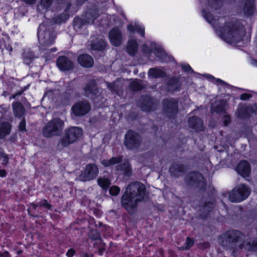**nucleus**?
Segmentation results:
<instances>
[{"label":"nucleus","mask_w":257,"mask_h":257,"mask_svg":"<svg viewBox=\"0 0 257 257\" xmlns=\"http://www.w3.org/2000/svg\"><path fill=\"white\" fill-rule=\"evenodd\" d=\"M180 84L178 78H171L168 83V88L169 91H174L179 89Z\"/></svg>","instance_id":"31"},{"label":"nucleus","mask_w":257,"mask_h":257,"mask_svg":"<svg viewBox=\"0 0 257 257\" xmlns=\"http://www.w3.org/2000/svg\"><path fill=\"white\" fill-rule=\"evenodd\" d=\"M127 53L132 56L135 55L138 51V44L136 40H130L127 43L126 47Z\"/></svg>","instance_id":"29"},{"label":"nucleus","mask_w":257,"mask_h":257,"mask_svg":"<svg viewBox=\"0 0 257 257\" xmlns=\"http://www.w3.org/2000/svg\"><path fill=\"white\" fill-rule=\"evenodd\" d=\"M109 38L112 44L115 46H118L121 43V33L117 28H114L110 31Z\"/></svg>","instance_id":"15"},{"label":"nucleus","mask_w":257,"mask_h":257,"mask_svg":"<svg viewBox=\"0 0 257 257\" xmlns=\"http://www.w3.org/2000/svg\"><path fill=\"white\" fill-rule=\"evenodd\" d=\"M158 101L150 96H142L140 100L138 105L141 109L144 111L155 110L158 105Z\"/></svg>","instance_id":"12"},{"label":"nucleus","mask_w":257,"mask_h":257,"mask_svg":"<svg viewBox=\"0 0 257 257\" xmlns=\"http://www.w3.org/2000/svg\"><path fill=\"white\" fill-rule=\"evenodd\" d=\"M38 206V204L37 205L36 204H34V203H32L31 205V206L29 207V208L28 209V211L29 212V213L31 215H32L34 217H37V216L36 215H33L31 214V212H32V210L34 209H36L37 207Z\"/></svg>","instance_id":"53"},{"label":"nucleus","mask_w":257,"mask_h":257,"mask_svg":"<svg viewBox=\"0 0 257 257\" xmlns=\"http://www.w3.org/2000/svg\"><path fill=\"white\" fill-rule=\"evenodd\" d=\"M90 238L94 239L96 242L94 243V245H96L97 243H101V239L99 232L96 230H92L89 235Z\"/></svg>","instance_id":"36"},{"label":"nucleus","mask_w":257,"mask_h":257,"mask_svg":"<svg viewBox=\"0 0 257 257\" xmlns=\"http://www.w3.org/2000/svg\"><path fill=\"white\" fill-rule=\"evenodd\" d=\"M184 180L187 185L197 188L200 190H204L206 186L204 178L199 172H192L188 173Z\"/></svg>","instance_id":"9"},{"label":"nucleus","mask_w":257,"mask_h":257,"mask_svg":"<svg viewBox=\"0 0 257 257\" xmlns=\"http://www.w3.org/2000/svg\"><path fill=\"white\" fill-rule=\"evenodd\" d=\"M57 65L62 71H69L74 67L72 62L65 56L59 57L57 60Z\"/></svg>","instance_id":"14"},{"label":"nucleus","mask_w":257,"mask_h":257,"mask_svg":"<svg viewBox=\"0 0 257 257\" xmlns=\"http://www.w3.org/2000/svg\"><path fill=\"white\" fill-rule=\"evenodd\" d=\"M106 43L102 39L99 40L97 42H93L91 44V48L94 50H102L104 49Z\"/></svg>","instance_id":"34"},{"label":"nucleus","mask_w":257,"mask_h":257,"mask_svg":"<svg viewBox=\"0 0 257 257\" xmlns=\"http://www.w3.org/2000/svg\"><path fill=\"white\" fill-rule=\"evenodd\" d=\"M164 113L169 117H173L177 113L178 101L174 99H166L163 100Z\"/></svg>","instance_id":"11"},{"label":"nucleus","mask_w":257,"mask_h":257,"mask_svg":"<svg viewBox=\"0 0 257 257\" xmlns=\"http://www.w3.org/2000/svg\"><path fill=\"white\" fill-rule=\"evenodd\" d=\"M23 91H20L19 92L12 95L11 98H15L17 96L21 95L23 93Z\"/></svg>","instance_id":"64"},{"label":"nucleus","mask_w":257,"mask_h":257,"mask_svg":"<svg viewBox=\"0 0 257 257\" xmlns=\"http://www.w3.org/2000/svg\"><path fill=\"white\" fill-rule=\"evenodd\" d=\"M135 26L134 27L132 25H129L127 26V30L131 32H134L135 31Z\"/></svg>","instance_id":"59"},{"label":"nucleus","mask_w":257,"mask_h":257,"mask_svg":"<svg viewBox=\"0 0 257 257\" xmlns=\"http://www.w3.org/2000/svg\"><path fill=\"white\" fill-rule=\"evenodd\" d=\"M19 130L21 132L26 131V121L24 118H23L19 123Z\"/></svg>","instance_id":"51"},{"label":"nucleus","mask_w":257,"mask_h":257,"mask_svg":"<svg viewBox=\"0 0 257 257\" xmlns=\"http://www.w3.org/2000/svg\"><path fill=\"white\" fill-rule=\"evenodd\" d=\"M98 15L95 10H92L86 14V19L84 21L87 24L93 23L94 20L98 17Z\"/></svg>","instance_id":"32"},{"label":"nucleus","mask_w":257,"mask_h":257,"mask_svg":"<svg viewBox=\"0 0 257 257\" xmlns=\"http://www.w3.org/2000/svg\"><path fill=\"white\" fill-rule=\"evenodd\" d=\"M23 58L24 62L27 64H29L34 58V55L30 51L24 52L23 54Z\"/></svg>","instance_id":"43"},{"label":"nucleus","mask_w":257,"mask_h":257,"mask_svg":"<svg viewBox=\"0 0 257 257\" xmlns=\"http://www.w3.org/2000/svg\"><path fill=\"white\" fill-rule=\"evenodd\" d=\"M227 103L225 100H220L215 102L211 106V110L212 113H224L226 110Z\"/></svg>","instance_id":"18"},{"label":"nucleus","mask_w":257,"mask_h":257,"mask_svg":"<svg viewBox=\"0 0 257 257\" xmlns=\"http://www.w3.org/2000/svg\"><path fill=\"white\" fill-rule=\"evenodd\" d=\"M189 126L196 131H201L203 129L202 120L197 116H193L188 119Z\"/></svg>","instance_id":"20"},{"label":"nucleus","mask_w":257,"mask_h":257,"mask_svg":"<svg viewBox=\"0 0 257 257\" xmlns=\"http://www.w3.org/2000/svg\"><path fill=\"white\" fill-rule=\"evenodd\" d=\"M142 142L143 138L139 133L129 130L125 135L123 144L127 150L134 151L139 149Z\"/></svg>","instance_id":"8"},{"label":"nucleus","mask_w":257,"mask_h":257,"mask_svg":"<svg viewBox=\"0 0 257 257\" xmlns=\"http://www.w3.org/2000/svg\"><path fill=\"white\" fill-rule=\"evenodd\" d=\"M38 205L40 206H43L47 209L50 210L51 209L52 206L50 204L48 203V201L46 200H43L39 202Z\"/></svg>","instance_id":"48"},{"label":"nucleus","mask_w":257,"mask_h":257,"mask_svg":"<svg viewBox=\"0 0 257 257\" xmlns=\"http://www.w3.org/2000/svg\"><path fill=\"white\" fill-rule=\"evenodd\" d=\"M230 121V118L228 115H225L224 118V124L227 125Z\"/></svg>","instance_id":"56"},{"label":"nucleus","mask_w":257,"mask_h":257,"mask_svg":"<svg viewBox=\"0 0 257 257\" xmlns=\"http://www.w3.org/2000/svg\"><path fill=\"white\" fill-rule=\"evenodd\" d=\"M169 171L172 176L179 177L186 172V167L183 164L175 162L170 167Z\"/></svg>","instance_id":"17"},{"label":"nucleus","mask_w":257,"mask_h":257,"mask_svg":"<svg viewBox=\"0 0 257 257\" xmlns=\"http://www.w3.org/2000/svg\"><path fill=\"white\" fill-rule=\"evenodd\" d=\"M253 0H246L245 2L243 12L246 15H251L254 11Z\"/></svg>","instance_id":"30"},{"label":"nucleus","mask_w":257,"mask_h":257,"mask_svg":"<svg viewBox=\"0 0 257 257\" xmlns=\"http://www.w3.org/2000/svg\"><path fill=\"white\" fill-rule=\"evenodd\" d=\"M146 188L140 182H133L126 187L121 199L122 206L130 213H135L139 203L146 197Z\"/></svg>","instance_id":"2"},{"label":"nucleus","mask_w":257,"mask_h":257,"mask_svg":"<svg viewBox=\"0 0 257 257\" xmlns=\"http://www.w3.org/2000/svg\"><path fill=\"white\" fill-rule=\"evenodd\" d=\"M250 111L257 115V104H255L253 106L250 107Z\"/></svg>","instance_id":"57"},{"label":"nucleus","mask_w":257,"mask_h":257,"mask_svg":"<svg viewBox=\"0 0 257 257\" xmlns=\"http://www.w3.org/2000/svg\"><path fill=\"white\" fill-rule=\"evenodd\" d=\"M91 108L90 103L87 100L79 101L75 103L71 110L76 116H82L87 114Z\"/></svg>","instance_id":"13"},{"label":"nucleus","mask_w":257,"mask_h":257,"mask_svg":"<svg viewBox=\"0 0 257 257\" xmlns=\"http://www.w3.org/2000/svg\"><path fill=\"white\" fill-rule=\"evenodd\" d=\"M75 253V251L73 249H70L67 252V255L68 257H72Z\"/></svg>","instance_id":"58"},{"label":"nucleus","mask_w":257,"mask_h":257,"mask_svg":"<svg viewBox=\"0 0 257 257\" xmlns=\"http://www.w3.org/2000/svg\"><path fill=\"white\" fill-rule=\"evenodd\" d=\"M84 95L91 98H94L98 93V89L94 81H89L84 87Z\"/></svg>","instance_id":"16"},{"label":"nucleus","mask_w":257,"mask_h":257,"mask_svg":"<svg viewBox=\"0 0 257 257\" xmlns=\"http://www.w3.org/2000/svg\"><path fill=\"white\" fill-rule=\"evenodd\" d=\"M149 75L153 78L164 77L165 73L164 71L157 68H151L149 71Z\"/></svg>","instance_id":"33"},{"label":"nucleus","mask_w":257,"mask_h":257,"mask_svg":"<svg viewBox=\"0 0 257 257\" xmlns=\"http://www.w3.org/2000/svg\"><path fill=\"white\" fill-rule=\"evenodd\" d=\"M52 0H41V7L44 9H48L52 4Z\"/></svg>","instance_id":"46"},{"label":"nucleus","mask_w":257,"mask_h":257,"mask_svg":"<svg viewBox=\"0 0 257 257\" xmlns=\"http://www.w3.org/2000/svg\"><path fill=\"white\" fill-rule=\"evenodd\" d=\"M219 244L225 249L231 250V254L235 256L236 243L240 242L238 245L240 249L255 251L257 250V237L253 240H248L247 236L241 232L230 230L222 234L218 237Z\"/></svg>","instance_id":"1"},{"label":"nucleus","mask_w":257,"mask_h":257,"mask_svg":"<svg viewBox=\"0 0 257 257\" xmlns=\"http://www.w3.org/2000/svg\"><path fill=\"white\" fill-rule=\"evenodd\" d=\"M9 256V253L7 252H4L2 253L0 252V257H8Z\"/></svg>","instance_id":"61"},{"label":"nucleus","mask_w":257,"mask_h":257,"mask_svg":"<svg viewBox=\"0 0 257 257\" xmlns=\"http://www.w3.org/2000/svg\"><path fill=\"white\" fill-rule=\"evenodd\" d=\"M0 49H1L2 51H4L5 50H8L10 54L13 51L12 46L9 43H7L3 39L0 40Z\"/></svg>","instance_id":"42"},{"label":"nucleus","mask_w":257,"mask_h":257,"mask_svg":"<svg viewBox=\"0 0 257 257\" xmlns=\"http://www.w3.org/2000/svg\"><path fill=\"white\" fill-rule=\"evenodd\" d=\"M122 161L121 156L113 157L110 159H103L101 161V164L105 167L120 163Z\"/></svg>","instance_id":"24"},{"label":"nucleus","mask_w":257,"mask_h":257,"mask_svg":"<svg viewBox=\"0 0 257 257\" xmlns=\"http://www.w3.org/2000/svg\"><path fill=\"white\" fill-rule=\"evenodd\" d=\"M249 111H250V107H247L242 104H239L236 111L235 114L237 117L243 118L248 116Z\"/></svg>","instance_id":"26"},{"label":"nucleus","mask_w":257,"mask_h":257,"mask_svg":"<svg viewBox=\"0 0 257 257\" xmlns=\"http://www.w3.org/2000/svg\"><path fill=\"white\" fill-rule=\"evenodd\" d=\"M120 192V188L116 186H112L109 189V193L111 195L116 196Z\"/></svg>","instance_id":"45"},{"label":"nucleus","mask_w":257,"mask_h":257,"mask_svg":"<svg viewBox=\"0 0 257 257\" xmlns=\"http://www.w3.org/2000/svg\"><path fill=\"white\" fill-rule=\"evenodd\" d=\"M78 62L82 66L90 68L93 66V58L88 54H82L78 57Z\"/></svg>","instance_id":"21"},{"label":"nucleus","mask_w":257,"mask_h":257,"mask_svg":"<svg viewBox=\"0 0 257 257\" xmlns=\"http://www.w3.org/2000/svg\"><path fill=\"white\" fill-rule=\"evenodd\" d=\"M193 243L194 241L189 237H187L185 242L186 245L185 246L182 247L181 248L182 250L188 249L193 245Z\"/></svg>","instance_id":"47"},{"label":"nucleus","mask_w":257,"mask_h":257,"mask_svg":"<svg viewBox=\"0 0 257 257\" xmlns=\"http://www.w3.org/2000/svg\"><path fill=\"white\" fill-rule=\"evenodd\" d=\"M64 126V122L60 118L55 117L49 121L43 127L42 134L44 137L50 138L60 136Z\"/></svg>","instance_id":"5"},{"label":"nucleus","mask_w":257,"mask_h":257,"mask_svg":"<svg viewBox=\"0 0 257 257\" xmlns=\"http://www.w3.org/2000/svg\"><path fill=\"white\" fill-rule=\"evenodd\" d=\"M107 87L111 91L116 93L119 95L121 92L122 86L121 83L118 81H116L112 83H106Z\"/></svg>","instance_id":"28"},{"label":"nucleus","mask_w":257,"mask_h":257,"mask_svg":"<svg viewBox=\"0 0 257 257\" xmlns=\"http://www.w3.org/2000/svg\"><path fill=\"white\" fill-rule=\"evenodd\" d=\"M7 174L5 170H0V176L2 177H5Z\"/></svg>","instance_id":"62"},{"label":"nucleus","mask_w":257,"mask_h":257,"mask_svg":"<svg viewBox=\"0 0 257 257\" xmlns=\"http://www.w3.org/2000/svg\"><path fill=\"white\" fill-rule=\"evenodd\" d=\"M129 87L130 89L134 91H137L141 90L142 88V85L141 83L140 80H134L131 82Z\"/></svg>","instance_id":"38"},{"label":"nucleus","mask_w":257,"mask_h":257,"mask_svg":"<svg viewBox=\"0 0 257 257\" xmlns=\"http://www.w3.org/2000/svg\"><path fill=\"white\" fill-rule=\"evenodd\" d=\"M236 171L243 177H248L250 174V166L246 161H241L236 167Z\"/></svg>","instance_id":"19"},{"label":"nucleus","mask_w":257,"mask_h":257,"mask_svg":"<svg viewBox=\"0 0 257 257\" xmlns=\"http://www.w3.org/2000/svg\"><path fill=\"white\" fill-rule=\"evenodd\" d=\"M135 30H136L137 32L140 34L142 36L144 37L145 35V29L142 28L138 24H135Z\"/></svg>","instance_id":"50"},{"label":"nucleus","mask_w":257,"mask_h":257,"mask_svg":"<svg viewBox=\"0 0 257 257\" xmlns=\"http://www.w3.org/2000/svg\"><path fill=\"white\" fill-rule=\"evenodd\" d=\"M28 5H33L36 2V0H23Z\"/></svg>","instance_id":"60"},{"label":"nucleus","mask_w":257,"mask_h":257,"mask_svg":"<svg viewBox=\"0 0 257 257\" xmlns=\"http://www.w3.org/2000/svg\"><path fill=\"white\" fill-rule=\"evenodd\" d=\"M86 25V22L83 20L79 18H75L73 21V26L76 30H79L82 28L83 26Z\"/></svg>","instance_id":"39"},{"label":"nucleus","mask_w":257,"mask_h":257,"mask_svg":"<svg viewBox=\"0 0 257 257\" xmlns=\"http://www.w3.org/2000/svg\"><path fill=\"white\" fill-rule=\"evenodd\" d=\"M250 188L244 184L235 186L228 193V199L232 203H239L245 200L250 195Z\"/></svg>","instance_id":"7"},{"label":"nucleus","mask_w":257,"mask_h":257,"mask_svg":"<svg viewBox=\"0 0 257 257\" xmlns=\"http://www.w3.org/2000/svg\"><path fill=\"white\" fill-rule=\"evenodd\" d=\"M68 18V15L65 13L61 14L58 16L53 18L52 22L55 24H60L65 22Z\"/></svg>","instance_id":"40"},{"label":"nucleus","mask_w":257,"mask_h":257,"mask_svg":"<svg viewBox=\"0 0 257 257\" xmlns=\"http://www.w3.org/2000/svg\"><path fill=\"white\" fill-rule=\"evenodd\" d=\"M244 30L231 23H228L219 30V36L228 43L240 41L244 36Z\"/></svg>","instance_id":"3"},{"label":"nucleus","mask_w":257,"mask_h":257,"mask_svg":"<svg viewBox=\"0 0 257 257\" xmlns=\"http://www.w3.org/2000/svg\"><path fill=\"white\" fill-rule=\"evenodd\" d=\"M216 81L219 83H220L222 85H227L228 84L225 82H224V81L220 79H216Z\"/></svg>","instance_id":"63"},{"label":"nucleus","mask_w":257,"mask_h":257,"mask_svg":"<svg viewBox=\"0 0 257 257\" xmlns=\"http://www.w3.org/2000/svg\"><path fill=\"white\" fill-rule=\"evenodd\" d=\"M9 161L8 157L4 153V150L0 148V163L4 165H6Z\"/></svg>","instance_id":"44"},{"label":"nucleus","mask_w":257,"mask_h":257,"mask_svg":"<svg viewBox=\"0 0 257 257\" xmlns=\"http://www.w3.org/2000/svg\"><path fill=\"white\" fill-rule=\"evenodd\" d=\"M142 50L145 53L150 54L152 51H154V49H152V47L151 49H150L148 46L144 45L142 46Z\"/></svg>","instance_id":"52"},{"label":"nucleus","mask_w":257,"mask_h":257,"mask_svg":"<svg viewBox=\"0 0 257 257\" xmlns=\"http://www.w3.org/2000/svg\"><path fill=\"white\" fill-rule=\"evenodd\" d=\"M11 129V124L9 122H3L0 124V139H3L10 134Z\"/></svg>","instance_id":"27"},{"label":"nucleus","mask_w":257,"mask_h":257,"mask_svg":"<svg viewBox=\"0 0 257 257\" xmlns=\"http://www.w3.org/2000/svg\"><path fill=\"white\" fill-rule=\"evenodd\" d=\"M116 170L121 171L122 174L126 176H129L132 174L131 165L127 161H125L122 164L117 165L116 166Z\"/></svg>","instance_id":"23"},{"label":"nucleus","mask_w":257,"mask_h":257,"mask_svg":"<svg viewBox=\"0 0 257 257\" xmlns=\"http://www.w3.org/2000/svg\"><path fill=\"white\" fill-rule=\"evenodd\" d=\"M56 34L53 29L46 22L40 24L38 31V37L40 44L43 47H48L55 40Z\"/></svg>","instance_id":"4"},{"label":"nucleus","mask_w":257,"mask_h":257,"mask_svg":"<svg viewBox=\"0 0 257 257\" xmlns=\"http://www.w3.org/2000/svg\"><path fill=\"white\" fill-rule=\"evenodd\" d=\"M82 135V130L76 126L65 130L63 137L60 140L58 147L64 148L75 142Z\"/></svg>","instance_id":"6"},{"label":"nucleus","mask_w":257,"mask_h":257,"mask_svg":"<svg viewBox=\"0 0 257 257\" xmlns=\"http://www.w3.org/2000/svg\"><path fill=\"white\" fill-rule=\"evenodd\" d=\"M13 109L14 115L18 117H21L25 113V108L20 102H16L13 104Z\"/></svg>","instance_id":"25"},{"label":"nucleus","mask_w":257,"mask_h":257,"mask_svg":"<svg viewBox=\"0 0 257 257\" xmlns=\"http://www.w3.org/2000/svg\"><path fill=\"white\" fill-rule=\"evenodd\" d=\"M97 249L99 254L101 255L105 250V243L101 240V243H97L96 245H94Z\"/></svg>","instance_id":"49"},{"label":"nucleus","mask_w":257,"mask_h":257,"mask_svg":"<svg viewBox=\"0 0 257 257\" xmlns=\"http://www.w3.org/2000/svg\"><path fill=\"white\" fill-rule=\"evenodd\" d=\"M152 49H154L153 52L155 55L161 61H165L167 55L164 50L156 43H152Z\"/></svg>","instance_id":"22"},{"label":"nucleus","mask_w":257,"mask_h":257,"mask_svg":"<svg viewBox=\"0 0 257 257\" xmlns=\"http://www.w3.org/2000/svg\"><path fill=\"white\" fill-rule=\"evenodd\" d=\"M214 205V201L213 200L205 202L204 206L202 207L203 212L205 214H207L213 210Z\"/></svg>","instance_id":"35"},{"label":"nucleus","mask_w":257,"mask_h":257,"mask_svg":"<svg viewBox=\"0 0 257 257\" xmlns=\"http://www.w3.org/2000/svg\"><path fill=\"white\" fill-rule=\"evenodd\" d=\"M251 97V95L247 93L242 94L240 96V99L241 100H247Z\"/></svg>","instance_id":"55"},{"label":"nucleus","mask_w":257,"mask_h":257,"mask_svg":"<svg viewBox=\"0 0 257 257\" xmlns=\"http://www.w3.org/2000/svg\"><path fill=\"white\" fill-rule=\"evenodd\" d=\"M98 185L103 189H106L110 185V182L109 179L105 178H99L97 179Z\"/></svg>","instance_id":"37"},{"label":"nucleus","mask_w":257,"mask_h":257,"mask_svg":"<svg viewBox=\"0 0 257 257\" xmlns=\"http://www.w3.org/2000/svg\"><path fill=\"white\" fill-rule=\"evenodd\" d=\"M98 172V168L95 164H88L79 176L78 180L83 182L92 180L97 177Z\"/></svg>","instance_id":"10"},{"label":"nucleus","mask_w":257,"mask_h":257,"mask_svg":"<svg viewBox=\"0 0 257 257\" xmlns=\"http://www.w3.org/2000/svg\"><path fill=\"white\" fill-rule=\"evenodd\" d=\"M202 13L206 21L212 24L213 27H215V25L216 24V20L213 18L212 15L210 13H206L204 10H202Z\"/></svg>","instance_id":"41"},{"label":"nucleus","mask_w":257,"mask_h":257,"mask_svg":"<svg viewBox=\"0 0 257 257\" xmlns=\"http://www.w3.org/2000/svg\"><path fill=\"white\" fill-rule=\"evenodd\" d=\"M182 68L186 72H193V71L188 64H182Z\"/></svg>","instance_id":"54"}]
</instances>
